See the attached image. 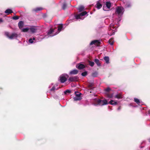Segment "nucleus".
Wrapping results in <instances>:
<instances>
[{"label":"nucleus","mask_w":150,"mask_h":150,"mask_svg":"<svg viewBox=\"0 0 150 150\" xmlns=\"http://www.w3.org/2000/svg\"><path fill=\"white\" fill-rule=\"evenodd\" d=\"M28 42L29 43H33V42L32 38H30L29 39Z\"/></svg>","instance_id":"e433bc0d"},{"label":"nucleus","mask_w":150,"mask_h":150,"mask_svg":"<svg viewBox=\"0 0 150 150\" xmlns=\"http://www.w3.org/2000/svg\"><path fill=\"white\" fill-rule=\"evenodd\" d=\"M110 30H109V33H110Z\"/></svg>","instance_id":"8fccbe9b"},{"label":"nucleus","mask_w":150,"mask_h":150,"mask_svg":"<svg viewBox=\"0 0 150 150\" xmlns=\"http://www.w3.org/2000/svg\"><path fill=\"white\" fill-rule=\"evenodd\" d=\"M97 102L98 104L101 105H106L108 104L107 101L105 99L102 100L98 99L97 100Z\"/></svg>","instance_id":"7ed1b4c3"},{"label":"nucleus","mask_w":150,"mask_h":150,"mask_svg":"<svg viewBox=\"0 0 150 150\" xmlns=\"http://www.w3.org/2000/svg\"><path fill=\"white\" fill-rule=\"evenodd\" d=\"M116 98L118 99L121 98H122V95L120 94H118L116 95L115 96Z\"/></svg>","instance_id":"5701e85b"},{"label":"nucleus","mask_w":150,"mask_h":150,"mask_svg":"<svg viewBox=\"0 0 150 150\" xmlns=\"http://www.w3.org/2000/svg\"><path fill=\"white\" fill-rule=\"evenodd\" d=\"M87 73L86 71H84L81 73V75L83 76H85L87 75Z\"/></svg>","instance_id":"72a5a7b5"},{"label":"nucleus","mask_w":150,"mask_h":150,"mask_svg":"<svg viewBox=\"0 0 150 150\" xmlns=\"http://www.w3.org/2000/svg\"><path fill=\"white\" fill-rule=\"evenodd\" d=\"M5 35L9 38V37H10V35H9V33L8 32H5Z\"/></svg>","instance_id":"2f4dec72"},{"label":"nucleus","mask_w":150,"mask_h":150,"mask_svg":"<svg viewBox=\"0 0 150 150\" xmlns=\"http://www.w3.org/2000/svg\"><path fill=\"white\" fill-rule=\"evenodd\" d=\"M108 42L110 45H112L114 43L113 39L112 38H110Z\"/></svg>","instance_id":"412c9836"},{"label":"nucleus","mask_w":150,"mask_h":150,"mask_svg":"<svg viewBox=\"0 0 150 150\" xmlns=\"http://www.w3.org/2000/svg\"><path fill=\"white\" fill-rule=\"evenodd\" d=\"M23 22L22 21H20L18 23V27L20 29H21L23 27Z\"/></svg>","instance_id":"9b49d317"},{"label":"nucleus","mask_w":150,"mask_h":150,"mask_svg":"<svg viewBox=\"0 0 150 150\" xmlns=\"http://www.w3.org/2000/svg\"><path fill=\"white\" fill-rule=\"evenodd\" d=\"M67 78L64 75H61L59 77V80L60 81L61 83H64L67 81Z\"/></svg>","instance_id":"20e7f679"},{"label":"nucleus","mask_w":150,"mask_h":150,"mask_svg":"<svg viewBox=\"0 0 150 150\" xmlns=\"http://www.w3.org/2000/svg\"><path fill=\"white\" fill-rule=\"evenodd\" d=\"M18 36V34L15 33H12L9 37V38L11 39H12L16 38Z\"/></svg>","instance_id":"6e6552de"},{"label":"nucleus","mask_w":150,"mask_h":150,"mask_svg":"<svg viewBox=\"0 0 150 150\" xmlns=\"http://www.w3.org/2000/svg\"><path fill=\"white\" fill-rule=\"evenodd\" d=\"M109 103L112 105H116L117 104V102L113 100H111L109 102Z\"/></svg>","instance_id":"f3484780"},{"label":"nucleus","mask_w":150,"mask_h":150,"mask_svg":"<svg viewBox=\"0 0 150 150\" xmlns=\"http://www.w3.org/2000/svg\"><path fill=\"white\" fill-rule=\"evenodd\" d=\"M82 16L80 15V13L79 14H78L75 16V18L76 19H81V17Z\"/></svg>","instance_id":"c85d7f7f"},{"label":"nucleus","mask_w":150,"mask_h":150,"mask_svg":"<svg viewBox=\"0 0 150 150\" xmlns=\"http://www.w3.org/2000/svg\"><path fill=\"white\" fill-rule=\"evenodd\" d=\"M104 8H105L104 6H103V9L104 10Z\"/></svg>","instance_id":"de8ad7c7"},{"label":"nucleus","mask_w":150,"mask_h":150,"mask_svg":"<svg viewBox=\"0 0 150 150\" xmlns=\"http://www.w3.org/2000/svg\"><path fill=\"white\" fill-rule=\"evenodd\" d=\"M148 113L150 115V110H149L148 111Z\"/></svg>","instance_id":"a19ab883"},{"label":"nucleus","mask_w":150,"mask_h":150,"mask_svg":"<svg viewBox=\"0 0 150 150\" xmlns=\"http://www.w3.org/2000/svg\"><path fill=\"white\" fill-rule=\"evenodd\" d=\"M113 25L112 24H110V27L111 28V27L112 28H114V27H113Z\"/></svg>","instance_id":"79ce46f5"},{"label":"nucleus","mask_w":150,"mask_h":150,"mask_svg":"<svg viewBox=\"0 0 150 150\" xmlns=\"http://www.w3.org/2000/svg\"><path fill=\"white\" fill-rule=\"evenodd\" d=\"M111 4L110 2H106V6L108 8H109L111 6Z\"/></svg>","instance_id":"4be33fe9"},{"label":"nucleus","mask_w":150,"mask_h":150,"mask_svg":"<svg viewBox=\"0 0 150 150\" xmlns=\"http://www.w3.org/2000/svg\"><path fill=\"white\" fill-rule=\"evenodd\" d=\"M134 101L135 102H136L138 104H139L140 103L139 100L137 98H134Z\"/></svg>","instance_id":"b1692460"},{"label":"nucleus","mask_w":150,"mask_h":150,"mask_svg":"<svg viewBox=\"0 0 150 150\" xmlns=\"http://www.w3.org/2000/svg\"><path fill=\"white\" fill-rule=\"evenodd\" d=\"M94 61L98 66H100L101 64L100 62V61L98 59H96Z\"/></svg>","instance_id":"dca6fc26"},{"label":"nucleus","mask_w":150,"mask_h":150,"mask_svg":"<svg viewBox=\"0 0 150 150\" xmlns=\"http://www.w3.org/2000/svg\"><path fill=\"white\" fill-rule=\"evenodd\" d=\"M13 12V11L11 9H7L6 10L5 13H8V14H11Z\"/></svg>","instance_id":"a211bd4d"},{"label":"nucleus","mask_w":150,"mask_h":150,"mask_svg":"<svg viewBox=\"0 0 150 150\" xmlns=\"http://www.w3.org/2000/svg\"><path fill=\"white\" fill-rule=\"evenodd\" d=\"M76 67L79 69H84L85 67V66L81 64H77L76 66Z\"/></svg>","instance_id":"0eeeda50"},{"label":"nucleus","mask_w":150,"mask_h":150,"mask_svg":"<svg viewBox=\"0 0 150 150\" xmlns=\"http://www.w3.org/2000/svg\"><path fill=\"white\" fill-rule=\"evenodd\" d=\"M19 18V17L18 16H14L12 18L14 20H17Z\"/></svg>","instance_id":"c9c22d12"},{"label":"nucleus","mask_w":150,"mask_h":150,"mask_svg":"<svg viewBox=\"0 0 150 150\" xmlns=\"http://www.w3.org/2000/svg\"><path fill=\"white\" fill-rule=\"evenodd\" d=\"M88 63L89 65L90 66H91V67L93 66L94 64V63L93 62L89 61H88Z\"/></svg>","instance_id":"cd10ccee"},{"label":"nucleus","mask_w":150,"mask_h":150,"mask_svg":"<svg viewBox=\"0 0 150 150\" xmlns=\"http://www.w3.org/2000/svg\"><path fill=\"white\" fill-rule=\"evenodd\" d=\"M55 89V87L54 86H53L50 89V91H54Z\"/></svg>","instance_id":"58836bf2"},{"label":"nucleus","mask_w":150,"mask_h":150,"mask_svg":"<svg viewBox=\"0 0 150 150\" xmlns=\"http://www.w3.org/2000/svg\"><path fill=\"white\" fill-rule=\"evenodd\" d=\"M75 94H76V96L74 98V100H80L82 99L81 96V93L78 92L76 93V92H75Z\"/></svg>","instance_id":"f03ea898"},{"label":"nucleus","mask_w":150,"mask_h":150,"mask_svg":"<svg viewBox=\"0 0 150 150\" xmlns=\"http://www.w3.org/2000/svg\"><path fill=\"white\" fill-rule=\"evenodd\" d=\"M3 22V20L2 18H0V22Z\"/></svg>","instance_id":"ea45409f"},{"label":"nucleus","mask_w":150,"mask_h":150,"mask_svg":"<svg viewBox=\"0 0 150 150\" xmlns=\"http://www.w3.org/2000/svg\"><path fill=\"white\" fill-rule=\"evenodd\" d=\"M62 27H63V25H58V30L59 31H60L62 28Z\"/></svg>","instance_id":"a878e982"},{"label":"nucleus","mask_w":150,"mask_h":150,"mask_svg":"<svg viewBox=\"0 0 150 150\" xmlns=\"http://www.w3.org/2000/svg\"><path fill=\"white\" fill-rule=\"evenodd\" d=\"M43 9V8L42 7H37L33 9V11L36 12L40 11Z\"/></svg>","instance_id":"2eb2a0df"},{"label":"nucleus","mask_w":150,"mask_h":150,"mask_svg":"<svg viewBox=\"0 0 150 150\" xmlns=\"http://www.w3.org/2000/svg\"><path fill=\"white\" fill-rule=\"evenodd\" d=\"M71 92V91L69 90H67L64 92V94H66L67 93H70Z\"/></svg>","instance_id":"473e14b6"},{"label":"nucleus","mask_w":150,"mask_h":150,"mask_svg":"<svg viewBox=\"0 0 150 150\" xmlns=\"http://www.w3.org/2000/svg\"><path fill=\"white\" fill-rule=\"evenodd\" d=\"M87 14V12L86 11H84L81 13H80V15L81 16H84Z\"/></svg>","instance_id":"bb28decb"},{"label":"nucleus","mask_w":150,"mask_h":150,"mask_svg":"<svg viewBox=\"0 0 150 150\" xmlns=\"http://www.w3.org/2000/svg\"><path fill=\"white\" fill-rule=\"evenodd\" d=\"M30 32L33 33H34L36 32L37 29L35 27H31L29 29Z\"/></svg>","instance_id":"1a4fd4ad"},{"label":"nucleus","mask_w":150,"mask_h":150,"mask_svg":"<svg viewBox=\"0 0 150 150\" xmlns=\"http://www.w3.org/2000/svg\"><path fill=\"white\" fill-rule=\"evenodd\" d=\"M106 95L108 97L112 98L113 96L112 94H110L109 93H106Z\"/></svg>","instance_id":"393cba45"},{"label":"nucleus","mask_w":150,"mask_h":150,"mask_svg":"<svg viewBox=\"0 0 150 150\" xmlns=\"http://www.w3.org/2000/svg\"><path fill=\"white\" fill-rule=\"evenodd\" d=\"M124 11V8L122 6H118L116 8L115 13L119 16H121Z\"/></svg>","instance_id":"f257e3e1"},{"label":"nucleus","mask_w":150,"mask_h":150,"mask_svg":"<svg viewBox=\"0 0 150 150\" xmlns=\"http://www.w3.org/2000/svg\"><path fill=\"white\" fill-rule=\"evenodd\" d=\"M100 44V42L99 40H95L92 41L90 43V45H94L97 46H99Z\"/></svg>","instance_id":"423d86ee"},{"label":"nucleus","mask_w":150,"mask_h":150,"mask_svg":"<svg viewBox=\"0 0 150 150\" xmlns=\"http://www.w3.org/2000/svg\"><path fill=\"white\" fill-rule=\"evenodd\" d=\"M102 6V5L100 4L98 1L97 2L96 5V7L98 9H99L101 8Z\"/></svg>","instance_id":"4468645a"},{"label":"nucleus","mask_w":150,"mask_h":150,"mask_svg":"<svg viewBox=\"0 0 150 150\" xmlns=\"http://www.w3.org/2000/svg\"><path fill=\"white\" fill-rule=\"evenodd\" d=\"M56 27H55L54 29L51 28L49 30V31L48 32L47 35H50V36H51L50 35L54 31V30L55 29H56Z\"/></svg>","instance_id":"ddd939ff"},{"label":"nucleus","mask_w":150,"mask_h":150,"mask_svg":"<svg viewBox=\"0 0 150 150\" xmlns=\"http://www.w3.org/2000/svg\"><path fill=\"white\" fill-rule=\"evenodd\" d=\"M115 34V33L114 32H113L112 34H110V35H113Z\"/></svg>","instance_id":"49530a36"},{"label":"nucleus","mask_w":150,"mask_h":150,"mask_svg":"<svg viewBox=\"0 0 150 150\" xmlns=\"http://www.w3.org/2000/svg\"><path fill=\"white\" fill-rule=\"evenodd\" d=\"M93 86V84H89L88 86L89 88L90 89H91L92 88Z\"/></svg>","instance_id":"4c0bfd02"},{"label":"nucleus","mask_w":150,"mask_h":150,"mask_svg":"<svg viewBox=\"0 0 150 150\" xmlns=\"http://www.w3.org/2000/svg\"><path fill=\"white\" fill-rule=\"evenodd\" d=\"M66 76L67 77H69V76L67 75H66Z\"/></svg>","instance_id":"09e8293b"},{"label":"nucleus","mask_w":150,"mask_h":150,"mask_svg":"<svg viewBox=\"0 0 150 150\" xmlns=\"http://www.w3.org/2000/svg\"><path fill=\"white\" fill-rule=\"evenodd\" d=\"M29 30V29L28 28H24L22 30V31L23 32H27Z\"/></svg>","instance_id":"c756f323"},{"label":"nucleus","mask_w":150,"mask_h":150,"mask_svg":"<svg viewBox=\"0 0 150 150\" xmlns=\"http://www.w3.org/2000/svg\"><path fill=\"white\" fill-rule=\"evenodd\" d=\"M97 75V73L96 72L93 73L92 74V76L94 77H96Z\"/></svg>","instance_id":"f704fd0d"},{"label":"nucleus","mask_w":150,"mask_h":150,"mask_svg":"<svg viewBox=\"0 0 150 150\" xmlns=\"http://www.w3.org/2000/svg\"><path fill=\"white\" fill-rule=\"evenodd\" d=\"M78 73V71L76 69L73 70L69 72V74L70 75H75Z\"/></svg>","instance_id":"9d476101"},{"label":"nucleus","mask_w":150,"mask_h":150,"mask_svg":"<svg viewBox=\"0 0 150 150\" xmlns=\"http://www.w3.org/2000/svg\"><path fill=\"white\" fill-rule=\"evenodd\" d=\"M67 7V5L66 2H64L63 4L62 8L63 9L65 10Z\"/></svg>","instance_id":"6ab92c4d"},{"label":"nucleus","mask_w":150,"mask_h":150,"mask_svg":"<svg viewBox=\"0 0 150 150\" xmlns=\"http://www.w3.org/2000/svg\"><path fill=\"white\" fill-rule=\"evenodd\" d=\"M84 7L83 6H81L78 8V10L80 12L83 10L84 9Z\"/></svg>","instance_id":"aec40b11"},{"label":"nucleus","mask_w":150,"mask_h":150,"mask_svg":"<svg viewBox=\"0 0 150 150\" xmlns=\"http://www.w3.org/2000/svg\"><path fill=\"white\" fill-rule=\"evenodd\" d=\"M103 59L106 64H108L109 63L110 59L108 57L105 56L104 57Z\"/></svg>","instance_id":"f8f14e48"},{"label":"nucleus","mask_w":150,"mask_h":150,"mask_svg":"<svg viewBox=\"0 0 150 150\" xmlns=\"http://www.w3.org/2000/svg\"><path fill=\"white\" fill-rule=\"evenodd\" d=\"M79 79V77L77 76L70 77L68 80L70 82L77 81Z\"/></svg>","instance_id":"39448f33"},{"label":"nucleus","mask_w":150,"mask_h":150,"mask_svg":"<svg viewBox=\"0 0 150 150\" xmlns=\"http://www.w3.org/2000/svg\"><path fill=\"white\" fill-rule=\"evenodd\" d=\"M111 90V89L109 87H108L105 89V91L107 92L106 93H109Z\"/></svg>","instance_id":"7c9ffc66"},{"label":"nucleus","mask_w":150,"mask_h":150,"mask_svg":"<svg viewBox=\"0 0 150 150\" xmlns=\"http://www.w3.org/2000/svg\"><path fill=\"white\" fill-rule=\"evenodd\" d=\"M148 141L150 143V138L148 139Z\"/></svg>","instance_id":"a18cd8bd"},{"label":"nucleus","mask_w":150,"mask_h":150,"mask_svg":"<svg viewBox=\"0 0 150 150\" xmlns=\"http://www.w3.org/2000/svg\"><path fill=\"white\" fill-rule=\"evenodd\" d=\"M32 39H33V40H35V37H33V38H32Z\"/></svg>","instance_id":"c03bdc74"},{"label":"nucleus","mask_w":150,"mask_h":150,"mask_svg":"<svg viewBox=\"0 0 150 150\" xmlns=\"http://www.w3.org/2000/svg\"><path fill=\"white\" fill-rule=\"evenodd\" d=\"M121 108V107L120 106L119 107V108H118L117 109L118 110H120Z\"/></svg>","instance_id":"37998d69"}]
</instances>
